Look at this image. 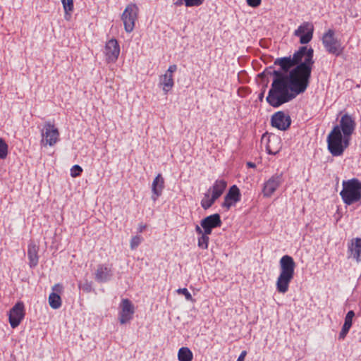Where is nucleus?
I'll list each match as a JSON object with an SVG mask.
<instances>
[{"instance_id": "nucleus-14", "label": "nucleus", "mask_w": 361, "mask_h": 361, "mask_svg": "<svg viewBox=\"0 0 361 361\" xmlns=\"http://www.w3.org/2000/svg\"><path fill=\"white\" fill-rule=\"evenodd\" d=\"M221 225V216L218 213L207 216L200 221V228L206 234H211L214 228H219Z\"/></svg>"}, {"instance_id": "nucleus-24", "label": "nucleus", "mask_w": 361, "mask_h": 361, "mask_svg": "<svg viewBox=\"0 0 361 361\" xmlns=\"http://www.w3.org/2000/svg\"><path fill=\"white\" fill-rule=\"evenodd\" d=\"M178 359L179 361H192L193 359L192 352L188 347H181L178 352Z\"/></svg>"}, {"instance_id": "nucleus-27", "label": "nucleus", "mask_w": 361, "mask_h": 361, "mask_svg": "<svg viewBox=\"0 0 361 361\" xmlns=\"http://www.w3.org/2000/svg\"><path fill=\"white\" fill-rule=\"evenodd\" d=\"M8 153V146L3 138H0V160L5 159Z\"/></svg>"}, {"instance_id": "nucleus-35", "label": "nucleus", "mask_w": 361, "mask_h": 361, "mask_svg": "<svg viewBox=\"0 0 361 361\" xmlns=\"http://www.w3.org/2000/svg\"><path fill=\"white\" fill-rule=\"evenodd\" d=\"M274 70V69L272 66H269L262 73L259 74V76H264L266 75H273L272 72Z\"/></svg>"}, {"instance_id": "nucleus-39", "label": "nucleus", "mask_w": 361, "mask_h": 361, "mask_svg": "<svg viewBox=\"0 0 361 361\" xmlns=\"http://www.w3.org/2000/svg\"><path fill=\"white\" fill-rule=\"evenodd\" d=\"M147 228V225L146 224H140L138 225V227L137 228V232L138 233H142L143 231Z\"/></svg>"}, {"instance_id": "nucleus-22", "label": "nucleus", "mask_w": 361, "mask_h": 361, "mask_svg": "<svg viewBox=\"0 0 361 361\" xmlns=\"http://www.w3.org/2000/svg\"><path fill=\"white\" fill-rule=\"evenodd\" d=\"M195 232L199 235L197 238V245L200 248L206 250L208 248L210 234H206L205 231H203L200 226L196 225Z\"/></svg>"}, {"instance_id": "nucleus-43", "label": "nucleus", "mask_w": 361, "mask_h": 361, "mask_svg": "<svg viewBox=\"0 0 361 361\" xmlns=\"http://www.w3.org/2000/svg\"><path fill=\"white\" fill-rule=\"evenodd\" d=\"M274 139H275L276 141L279 140V139L277 137H275Z\"/></svg>"}, {"instance_id": "nucleus-29", "label": "nucleus", "mask_w": 361, "mask_h": 361, "mask_svg": "<svg viewBox=\"0 0 361 361\" xmlns=\"http://www.w3.org/2000/svg\"><path fill=\"white\" fill-rule=\"evenodd\" d=\"M61 3L66 13L68 11H72L73 10V0H61Z\"/></svg>"}, {"instance_id": "nucleus-34", "label": "nucleus", "mask_w": 361, "mask_h": 361, "mask_svg": "<svg viewBox=\"0 0 361 361\" xmlns=\"http://www.w3.org/2000/svg\"><path fill=\"white\" fill-rule=\"evenodd\" d=\"M271 142V140L269 139V144L267 145L266 147V150H267V154H272V155H276V154L279 153V149H276V150H273L271 148V146H270V143Z\"/></svg>"}, {"instance_id": "nucleus-36", "label": "nucleus", "mask_w": 361, "mask_h": 361, "mask_svg": "<svg viewBox=\"0 0 361 361\" xmlns=\"http://www.w3.org/2000/svg\"><path fill=\"white\" fill-rule=\"evenodd\" d=\"M177 71V66L176 64H173L169 66L168 70L166 73H170L171 75H173V73Z\"/></svg>"}, {"instance_id": "nucleus-26", "label": "nucleus", "mask_w": 361, "mask_h": 361, "mask_svg": "<svg viewBox=\"0 0 361 361\" xmlns=\"http://www.w3.org/2000/svg\"><path fill=\"white\" fill-rule=\"evenodd\" d=\"M216 199L214 198L213 196H209L208 192L204 193V197L201 200V207L204 209H208L210 208L214 203L216 202Z\"/></svg>"}, {"instance_id": "nucleus-11", "label": "nucleus", "mask_w": 361, "mask_h": 361, "mask_svg": "<svg viewBox=\"0 0 361 361\" xmlns=\"http://www.w3.org/2000/svg\"><path fill=\"white\" fill-rule=\"evenodd\" d=\"M120 45L116 39H111L106 42L104 54L108 63H115L120 54Z\"/></svg>"}, {"instance_id": "nucleus-1", "label": "nucleus", "mask_w": 361, "mask_h": 361, "mask_svg": "<svg viewBox=\"0 0 361 361\" xmlns=\"http://www.w3.org/2000/svg\"><path fill=\"white\" fill-rule=\"evenodd\" d=\"M314 63V50L307 46L300 47L292 56L276 59L274 64L279 69L272 72L267 102L279 108L304 93L309 86Z\"/></svg>"}, {"instance_id": "nucleus-3", "label": "nucleus", "mask_w": 361, "mask_h": 361, "mask_svg": "<svg viewBox=\"0 0 361 361\" xmlns=\"http://www.w3.org/2000/svg\"><path fill=\"white\" fill-rule=\"evenodd\" d=\"M279 268L280 273L276 283V290L280 293H286L294 277L295 262L293 258L288 255H283L280 259Z\"/></svg>"}, {"instance_id": "nucleus-6", "label": "nucleus", "mask_w": 361, "mask_h": 361, "mask_svg": "<svg viewBox=\"0 0 361 361\" xmlns=\"http://www.w3.org/2000/svg\"><path fill=\"white\" fill-rule=\"evenodd\" d=\"M139 8L135 4H128L121 15V20L126 32L130 33L134 27L138 16Z\"/></svg>"}, {"instance_id": "nucleus-30", "label": "nucleus", "mask_w": 361, "mask_h": 361, "mask_svg": "<svg viewBox=\"0 0 361 361\" xmlns=\"http://www.w3.org/2000/svg\"><path fill=\"white\" fill-rule=\"evenodd\" d=\"M82 172V167L77 164L73 166L72 168L71 169V176L73 178H76L78 176H80L81 175Z\"/></svg>"}, {"instance_id": "nucleus-20", "label": "nucleus", "mask_w": 361, "mask_h": 361, "mask_svg": "<svg viewBox=\"0 0 361 361\" xmlns=\"http://www.w3.org/2000/svg\"><path fill=\"white\" fill-rule=\"evenodd\" d=\"M227 181L224 179H217L214 181L212 186L209 189L212 192V196L216 200L219 199L225 191L227 187Z\"/></svg>"}, {"instance_id": "nucleus-17", "label": "nucleus", "mask_w": 361, "mask_h": 361, "mask_svg": "<svg viewBox=\"0 0 361 361\" xmlns=\"http://www.w3.org/2000/svg\"><path fill=\"white\" fill-rule=\"evenodd\" d=\"M348 255L357 262H361V238H355L348 243Z\"/></svg>"}, {"instance_id": "nucleus-42", "label": "nucleus", "mask_w": 361, "mask_h": 361, "mask_svg": "<svg viewBox=\"0 0 361 361\" xmlns=\"http://www.w3.org/2000/svg\"><path fill=\"white\" fill-rule=\"evenodd\" d=\"M247 166L248 168L255 169L256 167V164L253 162L248 161V162H247Z\"/></svg>"}, {"instance_id": "nucleus-37", "label": "nucleus", "mask_w": 361, "mask_h": 361, "mask_svg": "<svg viewBox=\"0 0 361 361\" xmlns=\"http://www.w3.org/2000/svg\"><path fill=\"white\" fill-rule=\"evenodd\" d=\"M82 290H83L84 291L87 292V293L91 292V290H92V286H91V284H90L88 282H86V283L82 286Z\"/></svg>"}, {"instance_id": "nucleus-41", "label": "nucleus", "mask_w": 361, "mask_h": 361, "mask_svg": "<svg viewBox=\"0 0 361 361\" xmlns=\"http://www.w3.org/2000/svg\"><path fill=\"white\" fill-rule=\"evenodd\" d=\"M174 4L176 6H180L182 5H185V1L184 0H177Z\"/></svg>"}, {"instance_id": "nucleus-7", "label": "nucleus", "mask_w": 361, "mask_h": 361, "mask_svg": "<svg viewBox=\"0 0 361 361\" xmlns=\"http://www.w3.org/2000/svg\"><path fill=\"white\" fill-rule=\"evenodd\" d=\"M41 135L42 137L41 142L44 143L45 142V145H48L52 147L59 140V131L54 124L50 121L44 123L41 130Z\"/></svg>"}, {"instance_id": "nucleus-31", "label": "nucleus", "mask_w": 361, "mask_h": 361, "mask_svg": "<svg viewBox=\"0 0 361 361\" xmlns=\"http://www.w3.org/2000/svg\"><path fill=\"white\" fill-rule=\"evenodd\" d=\"M186 7H198L201 6L205 0H184Z\"/></svg>"}, {"instance_id": "nucleus-4", "label": "nucleus", "mask_w": 361, "mask_h": 361, "mask_svg": "<svg viewBox=\"0 0 361 361\" xmlns=\"http://www.w3.org/2000/svg\"><path fill=\"white\" fill-rule=\"evenodd\" d=\"M340 195L344 204L351 205L361 200V181L353 178L343 180Z\"/></svg>"}, {"instance_id": "nucleus-16", "label": "nucleus", "mask_w": 361, "mask_h": 361, "mask_svg": "<svg viewBox=\"0 0 361 361\" xmlns=\"http://www.w3.org/2000/svg\"><path fill=\"white\" fill-rule=\"evenodd\" d=\"M121 306V310L118 314V319L121 324H124L133 319L135 312L134 306L128 299H123Z\"/></svg>"}, {"instance_id": "nucleus-25", "label": "nucleus", "mask_w": 361, "mask_h": 361, "mask_svg": "<svg viewBox=\"0 0 361 361\" xmlns=\"http://www.w3.org/2000/svg\"><path fill=\"white\" fill-rule=\"evenodd\" d=\"M49 304L51 308L54 310L59 309L61 306V298L60 295L56 293H50L49 296Z\"/></svg>"}, {"instance_id": "nucleus-40", "label": "nucleus", "mask_w": 361, "mask_h": 361, "mask_svg": "<svg viewBox=\"0 0 361 361\" xmlns=\"http://www.w3.org/2000/svg\"><path fill=\"white\" fill-rule=\"evenodd\" d=\"M264 92H265V90H263L259 94H258V99L260 101V102H262L263 99H264Z\"/></svg>"}, {"instance_id": "nucleus-33", "label": "nucleus", "mask_w": 361, "mask_h": 361, "mask_svg": "<svg viewBox=\"0 0 361 361\" xmlns=\"http://www.w3.org/2000/svg\"><path fill=\"white\" fill-rule=\"evenodd\" d=\"M248 6L252 8L258 7L262 2V0H246Z\"/></svg>"}, {"instance_id": "nucleus-23", "label": "nucleus", "mask_w": 361, "mask_h": 361, "mask_svg": "<svg viewBox=\"0 0 361 361\" xmlns=\"http://www.w3.org/2000/svg\"><path fill=\"white\" fill-rule=\"evenodd\" d=\"M160 85H163V91L167 93L174 85L173 75L170 73H165L160 77Z\"/></svg>"}, {"instance_id": "nucleus-15", "label": "nucleus", "mask_w": 361, "mask_h": 361, "mask_svg": "<svg viewBox=\"0 0 361 361\" xmlns=\"http://www.w3.org/2000/svg\"><path fill=\"white\" fill-rule=\"evenodd\" d=\"M241 200V192L236 185H231L226 195L224 200L221 203V207L228 210L232 206L240 202Z\"/></svg>"}, {"instance_id": "nucleus-13", "label": "nucleus", "mask_w": 361, "mask_h": 361, "mask_svg": "<svg viewBox=\"0 0 361 361\" xmlns=\"http://www.w3.org/2000/svg\"><path fill=\"white\" fill-rule=\"evenodd\" d=\"M283 183V174H274L264 182L262 193L264 197H270Z\"/></svg>"}, {"instance_id": "nucleus-32", "label": "nucleus", "mask_w": 361, "mask_h": 361, "mask_svg": "<svg viewBox=\"0 0 361 361\" xmlns=\"http://www.w3.org/2000/svg\"><path fill=\"white\" fill-rule=\"evenodd\" d=\"M178 293L183 294L187 300H192V297L186 288H179Z\"/></svg>"}, {"instance_id": "nucleus-10", "label": "nucleus", "mask_w": 361, "mask_h": 361, "mask_svg": "<svg viewBox=\"0 0 361 361\" xmlns=\"http://www.w3.org/2000/svg\"><path fill=\"white\" fill-rule=\"evenodd\" d=\"M291 122L289 114L283 111L276 112L271 118V126L282 131L288 130L291 125Z\"/></svg>"}, {"instance_id": "nucleus-2", "label": "nucleus", "mask_w": 361, "mask_h": 361, "mask_svg": "<svg viewBox=\"0 0 361 361\" xmlns=\"http://www.w3.org/2000/svg\"><path fill=\"white\" fill-rule=\"evenodd\" d=\"M356 127L355 119L348 114H343L339 124L333 127L327 136V149L334 157L341 156L350 143Z\"/></svg>"}, {"instance_id": "nucleus-21", "label": "nucleus", "mask_w": 361, "mask_h": 361, "mask_svg": "<svg viewBox=\"0 0 361 361\" xmlns=\"http://www.w3.org/2000/svg\"><path fill=\"white\" fill-rule=\"evenodd\" d=\"M355 317V312L353 310H350L347 312L344 324L338 335L339 340H343L349 332L350 329L353 325V319Z\"/></svg>"}, {"instance_id": "nucleus-12", "label": "nucleus", "mask_w": 361, "mask_h": 361, "mask_svg": "<svg viewBox=\"0 0 361 361\" xmlns=\"http://www.w3.org/2000/svg\"><path fill=\"white\" fill-rule=\"evenodd\" d=\"M313 32V25L310 22H304L294 31V35L300 37V44H307L312 40Z\"/></svg>"}, {"instance_id": "nucleus-19", "label": "nucleus", "mask_w": 361, "mask_h": 361, "mask_svg": "<svg viewBox=\"0 0 361 361\" xmlns=\"http://www.w3.org/2000/svg\"><path fill=\"white\" fill-rule=\"evenodd\" d=\"M39 247L31 242L27 246V258L29 259L28 265L31 269L35 268L39 263L38 255Z\"/></svg>"}, {"instance_id": "nucleus-18", "label": "nucleus", "mask_w": 361, "mask_h": 361, "mask_svg": "<svg viewBox=\"0 0 361 361\" xmlns=\"http://www.w3.org/2000/svg\"><path fill=\"white\" fill-rule=\"evenodd\" d=\"M164 189V179L161 173H159L152 183V200L156 201L162 194Z\"/></svg>"}, {"instance_id": "nucleus-38", "label": "nucleus", "mask_w": 361, "mask_h": 361, "mask_svg": "<svg viewBox=\"0 0 361 361\" xmlns=\"http://www.w3.org/2000/svg\"><path fill=\"white\" fill-rule=\"evenodd\" d=\"M246 355H247V351L246 350H243L240 353V354L238 356V357L236 361H244Z\"/></svg>"}, {"instance_id": "nucleus-5", "label": "nucleus", "mask_w": 361, "mask_h": 361, "mask_svg": "<svg viewBox=\"0 0 361 361\" xmlns=\"http://www.w3.org/2000/svg\"><path fill=\"white\" fill-rule=\"evenodd\" d=\"M322 42L326 52L338 57L343 51L344 47L341 42L335 37V32L332 29H329L324 33Z\"/></svg>"}, {"instance_id": "nucleus-28", "label": "nucleus", "mask_w": 361, "mask_h": 361, "mask_svg": "<svg viewBox=\"0 0 361 361\" xmlns=\"http://www.w3.org/2000/svg\"><path fill=\"white\" fill-rule=\"evenodd\" d=\"M143 240V238L141 235H136L131 238L130 247V249L134 250L137 249V247L140 245L142 241Z\"/></svg>"}, {"instance_id": "nucleus-8", "label": "nucleus", "mask_w": 361, "mask_h": 361, "mask_svg": "<svg viewBox=\"0 0 361 361\" xmlns=\"http://www.w3.org/2000/svg\"><path fill=\"white\" fill-rule=\"evenodd\" d=\"M25 305L22 301H18L10 310L8 320L13 329L18 327L25 317Z\"/></svg>"}, {"instance_id": "nucleus-9", "label": "nucleus", "mask_w": 361, "mask_h": 361, "mask_svg": "<svg viewBox=\"0 0 361 361\" xmlns=\"http://www.w3.org/2000/svg\"><path fill=\"white\" fill-rule=\"evenodd\" d=\"M114 275L112 264L109 263L99 264L94 272V279L99 283H104L110 281Z\"/></svg>"}]
</instances>
